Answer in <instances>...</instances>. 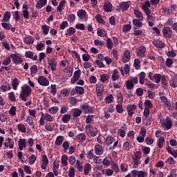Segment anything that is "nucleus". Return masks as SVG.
Listing matches in <instances>:
<instances>
[{
	"instance_id": "nucleus-54",
	"label": "nucleus",
	"mask_w": 177,
	"mask_h": 177,
	"mask_svg": "<svg viewBox=\"0 0 177 177\" xmlns=\"http://www.w3.org/2000/svg\"><path fill=\"white\" fill-rule=\"evenodd\" d=\"M131 28H132V26H131V24H125L122 27V31L123 32H128L129 31H131Z\"/></svg>"
},
{
	"instance_id": "nucleus-63",
	"label": "nucleus",
	"mask_w": 177,
	"mask_h": 177,
	"mask_svg": "<svg viewBox=\"0 0 177 177\" xmlns=\"http://www.w3.org/2000/svg\"><path fill=\"white\" fill-rule=\"evenodd\" d=\"M8 99L11 102H16V97H15V93L11 92L8 93Z\"/></svg>"
},
{
	"instance_id": "nucleus-23",
	"label": "nucleus",
	"mask_w": 177,
	"mask_h": 177,
	"mask_svg": "<svg viewBox=\"0 0 177 177\" xmlns=\"http://www.w3.org/2000/svg\"><path fill=\"white\" fill-rule=\"evenodd\" d=\"M117 103L118 104H122L124 103V95L122 93H119L116 95Z\"/></svg>"
},
{
	"instance_id": "nucleus-40",
	"label": "nucleus",
	"mask_w": 177,
	"mask_h": 177,
	"mask_svg": "<svg viewBox=\"0 0 177 177\" xmlns=\"http://www.w3.org/2000/svg\"><path fill=\"white\" fill-rule=\"evenodd\" d=\"M153 80H155L156 84H160L161 80H162V76L158 73H156L153 75Z\"/></svg>"
},
{
	"instance_id": "nucleus-19",
	"label": "nucleus",
	"mask_w": 177,
	"mask_h": 177,
	"mask_svg": "<svg viewBox=\"0 0 177 177\" xmlns=\"http://www.w3.org/2000/svg\"><path fill=\"white\" fill-rule=\"evenodd\" d=\"M63 142H64V137L59 136L56 138L55 145H56V146H62V145H63Z\"/></svg>"
},
{
	"instance_id": "nucleus-18",
	"label": "nucleus",
	"mask_w": 177,
	"mask_h": 177,
	"mask_svg": "<svg viewBox=\"0 0 177 177\" xmlns=\"http://www.w3.org/2000/svg\"><path fill=\"white\" fill-rule=\"evenodd\" d=\"M92 171V166L89 163H86L84 167V175H89V172Z\"/></svg>"
},
{
	"instance_id": "nucleus-5",
	"label": "nucleus",
	"mask_w": 177,
	"mask_h": 177,
	"mask_svg": "<svg viewBox=\"0 0 177 177\" xmlns=\"http://www.w3.org/2000/svg\"><path fill=\"white\" fill-rule=\"evenodd\" d=\"M81 109L85 114H88V113H91L93 111V108L88 104V103L82 104Z\"/></svg>"
},
{
	"instance_id": "nucleus-49",
	"label": "nucleus",
	"mask_w": 177,
	"mask_h": 177,
	"mask_svg": "<svg viewBox=\"0 0 177 177\" xmlns=\"http://www.w3.org/2000/svg\"><path fill=\"white\" fill-rule=\"evenodd\" d=\"M144 104L145 106V109H153V103L149 100H147L145 101Z\"/></svg>"
},
{
	"instance_id": "nucleus-64",
	"label": "nucleus",
	"mask_w": 177,
	"mask_h": 177,
	"mask_svg": "<svg viewBox=\"0 0 177 177\" xmlns=\"http://www.w3.org/2000/svg\"><path fill=\"white\" fill-rule=\"evenodd\" d=\"M68 176L69 177L75 176V169H74V167H70Z\"/></svg>"
},
{
	"instance_id": "nucleus-38",
	"label": "nucleus",
	"mask_w": 177,
	"mask_h": 177,
	"mask_svg": "<svg viewBox=\"0 0 177 177\" xmlns=\"http://www.w3.org/2000/svg\"><path fill=\"white\" fill-rule=\"evenodd\" d=\"M41 30H42L43 34L44 35H48V34H49V30H50V27L49 26H47V25H44L41 27Z\"/></svg>"
},
{
	"instance_id": "nucleus-60",
	"label": "nucleus",
	"mask_w": 177,
	"mask_h": 177,
	"mask_svg": "<svg viewBox=\"0 0 177 177\" xmlns=\"http://www.w3.org/2000/svg\"><path fill=\"white\" fill-rule=\"evenodd\" d=\"M165 64L167 67H171L174 64V59L167 58Z\"/></svg>"
},
{
	"instance_id": "nucleus-57",
	"label": "nucleus",
	"mask_w": 177,
	"mask_h": 177,
	"mask_svg": "<svg viewBox=\"0 0 177 177\" xmlns=\"http://www.w3.org/2000/svg\"><path fill=\"white\" fill-rule=\"evenodd\" d=\"M76 166H77V169L79 171V172H82L84 171L82 165L81 164V162L79 160L76 161Z\"/></svg>"
},
{
	"instance_id": "nucleus-10",
	"label": "nucleus",
	"mask_w": 177,
	"mask_h": 177,
	"mask_svg": "<svg viewBox=\"0 0 177 177\" xmlns=\"http://www.w3.org/2000/svg\"><path fill=\"white\" fill-rule=\"evenodd\" d=\"M38 82L41 86H48L49 85V80L45 78L44 76H39L38 78Z\"/></svg>"
},
{
	"instance_id": "nucleus-44",
	"label": "nucleus",
	"mask_w": 177,
	"mask_h": 177,
	"mask_svg": "<svg viewBox=\"0 0 177 177\" xmlns=\"http://www.w3.org/2000/svg\"><path fill=\"white\" fill-rule=\"evenodd\" d=\"M115 140V139H114V138H113L112 136H108L106 138V143L107 145V146H110V145H113V142Z\"/></svg>"
},
{
	"instance_id": "nucleus-13",
	"label": "nucleus",
	"mask_w": 177,
	"mask_h": 177,
	"mask_svg": "<svg viewBox=\"0 0 177 177\" xmlns=\"http://www.w3.org/2000/svg\"><path fill=\"white\" fill-rule=\"evenodd\" d=\"M48 65L50 66L52 71H56V67H57L56 59L52 58L51 60L48 62Z\"/></svg>"
},
{
	"instance_id": "nucleus-43",
	"label": "nucleus",
	"mask_w": 177,
	"mask_h": 177,
	"mask_svg": "<svg viewBox=\"0 0 177 177\" xmlns=\"http://www.w3.org/2000/svg\"><path fill=\"white\" fill-rule=\"evenodd\" d=\"M19 80L17 78H15L13 80H12V88L14 89V91H16L17 89V86H19Z\"/></svg>"
},
{
	"instance_id": "nucleus-24",
	"label": "nucleus",
	"mask_w": 177,
	"mask_h": 177,
	"mask_svg": "<svg viewBox=\"0 0 177 177\" xmlns=\"http://www.w3.org/2000/svg\"><path fill=\"white\" fill-rule=\"evenodd\" d=\"M77 16L80 19H84L86 17V11L85 10H80L77 11Z\"/></svg>"
},
{
	"instance_id": "nucleus-41",
	"label": "nucleus",
	"mask_w": 177,
	"mask_h": 177,
	"mask_svg": "<svg viewBox=\"0 0 177 177\" xmlns=\"http://www.w3.org/2000/svg\"><path fill=\"white\" fill-rule=\"evenodd\" d=\"M95 19L100 24H106V21H104V19H103V18L102 17V15H100L99 14L95 15Z\"/></svg>"
},
{
	"instance_id": "nucleus-59",
	"label": "nucleus",
	"mask_w": 177,
	"mask_h": 177,
	"mask_svg": "<svg viewBox=\"0 0 177 177\" xmlns=\"http://www.w3.org/2000/svg\"><path fill=\"white\" fill-rule=\"evenodd\" d=\"M106 48L108 49H113V40L111 38L106 39Z\"/></svg>"
},
{
	"instance_id": "nucleus-62",
	"label": "nucleus",
	"mask_w": 177,
	"mask_h": 177,
	"mask_svg": "<svg viewBox=\"0 0 177 177\" xmlns=\"http://www.w3.org/2000/svg\"><path fill=\"white\" fill-rule=\"evenodd\" d=\"M10 115H16V106H12L10 107V109L8 111Z\"/></svg>"
},
{
	"instance_id": "nucleus-26",
	"label": "nucleus",
	"mask_w": 177,
	"mask_h": 177,
	"mask_svg": "<svg viewBox=\"0 0 177 177\" xmlns=\"http://www.w3.org/2000/svg\"><path fill=\"white\" fill-rule=\"evenodd\" d=\"M67 161H68V156H67L66 154L63 155L61 158V162L63 167H67Z\"/></svg>"
},
{
	"instance_id": "nucleus-1",
	"label": "nucleus",
	"mask_w": 177,
	"mask_h": 177,
	"mask_svg": "<svg viewBox=\"0 0 177 177\" xmlns=\"http://www.w3.org/2000/svg\"><path fill=\"white\" fill-rule=\"evenodd\" d=\"M32 89L30 86L26 85L21 87V91L19 95V97L23 100V102H27V97L31 95Z\"/></svg>"
},
{
	"instance_id": "nucleus-15",
	"label": "nucleus",
	"mask_w": 177,
	"mask_h": 177,
	"mask_svg": "<svg viewBox=\"0 0 177 177\" xmlns=\"http://www.w3.org/2000/svg\"><path fill=\"white\" fill-rule=\"evenodd\" d=\"M129 6H131V5H129L128 1H122L120 3V8L122 10H123V12L128 10V9H129Z\"/></svg>"
},
{
	"instance_id": "nucleus-22",
	"label": "nucleus",
	"mask_w": 177,
	"mask_h": 177,
	"mask_svg": "<svg viewBox=\"0 0 177 177\" xmlns=\"http://www.w3.org/2000/svg\"><path fill=\"white\" fill-rule=\"evenodd\" d=\"M24 41L27 45H32L34 44V37L32 36H28L24 39Z\"/></svg>"
},
{
	"instance_id": "nucleus-37",
	"label": "nucleus",
	"mask_w": 177,
	"mask_h": 177,
	"mask_svg": "<svg viewBox=\"0 0 177 177\" xmlns=\"http://www.w3.org/2000/svg\"><path fill=\"white\" fill-rule=\"evenodd\" d=\"M66 3V0H62L59 2V6L57 7V10L59 12V13H62L63 7L64 6V4Z\"/></svg>"
},
{
	"instance_id": "nucleus-27",
	"label": "nucleus",
	"mask_w": 177,
	"mask_h": 177,
	"mask_svg": "<svg viewBox=\"0 0 177 177\" xmlns=\"http://www.w3.org/2000/svg\"><path fill=\"white\" fill-rule=\"evenodd\" d=\"M88 132L90 136H92V138H95V136H97V129H96V127L91 128Z\"/></svg>"
},
{
	"instance_id": "nucleus-42",
	"label": "nucleus",
	"mask_w": 177,
	"mask_h": 177,
	"mask_svg": "<svg viewBox=\"0 0 177 177\" xmlns=\"http://www.w3.org/2000/svg\"><path fill=\"white\" fill-rule=\"evenodd\" d=\"M115 110L119 114H122V113H124V107H122V104H117Z\"/></svg>"
},
{
	"instance_id": "nucleus-31",
	"label": "nucleus",
	"mask_w": 177,
	"mask_h": 177,
	"mask_svg": "<svg viewBox=\"0 0 177 177\" xmlns=\"http://www.w3.org/2000/svg\"><path fill=\"white\" fill-rule=\"evenodd\" d=\"M164 142H165V139H164V137H160L158 139L157 145L159 149H162V146H164Z\"/></svg>"
},
{
	"instance_id": "nucleus-12",
	"label": "nucleus",
	"mask_w": 177,
	"mask_h": 177,
	"mask_svg": "<svg viewBox=\"0 0 177 177\" xmlns=\"http://www.w3.org/2000/svg\"><path fill=\"white\" fill-rule=\"evenodd\" d=\"M152 44L156 48H165V44L158 39H153Z\"/></svg>"
},
{
	"instance_id": "nucleus-20",
	"label": "nucleus",
	"mask_w": 177,
	"mask_h": 177,
	"mask_svg": "<svg viewBox=\"0 0 177 177\" xmlns=\"http://www.w3.org/2000/svg\"><path fill=\"white\" fill-rule=\"evenodd\" d=\"M170 85L172 88H177V75L172 76L171 80H170Z\"/></svg>"
},
{
	"instance_id": "nucleus-25",
	"label": "nucleus",
	"mask_w": 177,
	"mask_h": 177,
	"mask_svg": "<svg viewBox=\"0 0 177 177\" xmlns=\"http://www.w3.org/2000/svg\"><path fill=\"white\" fill-rule=\"evenodd\" d=\"M10 17H12V15L10 14V12L6 11L4 13L2 21H4L5 23H6V22H8V20H10Z\"/></svg>"
},
{
	"instance_id": "nucleus-33",
	"label": "nucleus",
	"mask_w": 177,
	"mask_h": 177,
	"mask_svg": "<svg viewBox=\"0 0 177 177\" xmlns=\"http://www.w3.org/2000/svg\"><path fill=\"white\" fill-rule=\"evenodd\" d=\"M161 82H162V88H164V89H167L168 83H167V78L165 77V75H163L162 76Z\"/></svg>"
},
{
	"instance_id": "nucleus-46",
	"label": "nucleus",
	"mask_w": 177,
	"mask_h": 177,
	"mask_svg": "<svg viewBox=\"0 0 177 177\" xmlns=\"http://www.w3.org/2000/svg\"><path fill=\"white\" fill-rule=\"evenodd\" d=\"M17 129L18 131L22 132L23 133H26V132H27V130L26 129V126H24L23 124H18Z\"/></svg>"
},
{
	"instance_id": "nucleus-2",
	"label": "nucleus",
	"mask_w": 177,
	"mask_h": 177,
	"mask_svg": "<svg viewBox=\"0 0 177 177\" xmlns=\"http://www.w3.org/2000/svg\"><path fill=\"white\" fill-rule=\"evenodd\" d=\"M142 158V153L140 151H136L133 155H132V160L133 161V168L136 169L138 168L139 166V160Z\"/></svg>"
},
{
	"instance_id": "nucleus-39",
	"label": "nucleus",
	"mask_w": 177,
	"mask_h": 177,
	"mask_svg": "<svg viewBox=\"0 0 177 177\" xmlns=\"http://www.w3.org/2000/svg\"><path fill=\"white\" fill-rule=\"evenodd\" d=\"M133 82L132 80H128L126 82V87L128 91H131V89H133Z\"/></svg>"
},
{
	"instance_id": "nucleus-8",
	"label": "nucleus",
	"mask_w": 177,
	"mask_h": 177,
	"mask_svg": "<svg viewBox=\"0 0 177 177\" xmlns=\"http://www.w3.org/2000/svg\"><path fill=\"white\" fill-rule=\"evenodd\" d=\"M137 56L143 58L146 56V47L140 46L136 50Z\"/></svg>"
},
{
	"instance_id": "nucleus-47",
	"label": "nucleus",
	"mask_w": 177,
	"mask_h": 177,
	"mask_svg": "<svg viewBox=\"0 0 177 177\" xmlns=\"http://www.w3.org/2000/svg\"><path fill=\"white\" fill-rule=\"evenodd\" d=\"M12 63V58L10 55V57H6L3 62H2V65L3 66H9Z\"/></svg>"
},
{
	"instance_id": "nucleus-58",
	"label": "nucleus",
	"mask_w": 177,
	"mask_h": 177,
	"mask_svg": "<svg viewBox=\"0 0 177 177\" xmlns=\"http://www.w3.org/2000/svg\"><path fill=\"white\" fill-rule=\"evenodd\" d=\"M62 147L64 149V153H67V149L70 147V144L68 143V141H64L62 144Z\"/></svg>"
},
{
	"instance_id": "nucleus-36",
	"label": "nucleus",
	"mask_w": 177,
	"mask_h": 177,
	"mask_svg": "<svg viewBox=\"0 0 177 177\" xmlns=\"http://www.w3.org/2000/svg\"><path fill=\"white\" fill-rule=\"evenodd\" d=\"M71 120V115L68 114H64L62 117V122L67 124Z\"/></svg>"
},
{
	"instance_id": "nucleus-28",
	"label": "nucleus",
	"mask_w": 177,
	"mask_h": 177,
	"mask_svg": "<svg viewBox=\"0 0 177 177\" xmlns=\"http://www.w3.org/2000/svg\"><path fill=\"white\" fill-rule=\"evenodd\" d=\"M78 142H85L86 140V135L84 133H79L77 136Z\"/></svg>"
},
{
	"instance_id": "nucleus-14",
	"label": "nucleus",
	"mask_w": 177,
	"mask_h": 177,
	"mask_svg": "<svg viewBox=\"0 0 177 177\" xmlns=\"http://www.w3.org/2000/svg\"><path fill=\"white\" fill-rule=\"evenodd\" d=\"M26 142V138H23V139L21 138L18 140V146H19V150L22 151L24 148L27 147V144Z\"/></svg>"
},
{
	"instance_id": "nucleus-7",
	"label": "nucleus",
	"mask_w": 177,
	"mask_h": 177,
	"mask_svg": "<svg viewBox=\"0 0 177 177\" xmlns=\"http://www.w3.org/2000/svg\"><path fill=\"white\" fill-rule=\"evenodd\" d=\"M162 34L165 38H171V37H172V29H171L169 26L164 27Z\"/></svg>"
},
{
	"instance_id": "nucleus-11",
	"label": "nucleus",
	"mask_w": 177,
	"mask_h": 177,
	"mask_svg": "<svg viewBox=\"0 0 177 177\" xmlns=\"http://www.w3.org/2000/svg\"><path fill=\"white\" fill-rule=\"evenodd\" d=\"M104 91V86L103 84H97L96 85V95L98 97L102 96L103 95V92Z\"/></svg>"
},
{
	"instance_id": "nucleus-16",
	"label": "nucleus",
	"mask_w": 177,
	"mask_h": 177,
	"mask_svg": "<svg viewBox=\"0 0 177 177\" xmlns=\"http://www.w3.org/2000/svg\"><path fill=\"white\" fill-rule=\"evenodd\" d=\"M46 3H48V0H39L36 3V8L37 9H42L44 6H46Z\"/></svg>"
},
{
	"instance_id": "nucleus-45",
	"label": "nucleus",
	"mask_w": 177,
	"mask_h": 177,
	"mask_svg": "<svg viewBox=\"0 0 177 177\" xmlns=\"http://www.w3.org/2000/svg\"><path fill=\"white\" fill-rule=\"evenodd\" d=\"M114 100V97L113 96V94H110L109 96H106L104 99L105 102L110 104L111 103H113V100Z\"/></svg>"
},
{
	"instance_id": "nucleus-52",
	"label": "nucleus",
	"mask_w": 177,
	"mask_h": 177,
	"mask_svg": "<svg viewBox=\"0 0 177 177\" xmlns=\"http://www.w3.org/2000/svg\"><path fill=\"white\" fill-rule=\"evenodd\" d=\"M59 111V106H53L48 109L50 114H56Z\"/></svg>"
},
{
	"instance_id": "nucleus-3",
	"label": "nucleus",
	"mask_w": 177,
	"mask_h": 177,
	"mask_svg": "<svg viewBox=\"0 0 177 177\" xmlns=\"http://www.w3.org/2000/svg\"><path fill=\"white\" fill-rule=\"evenodd\" d=\"M84 89L82 86H75L71 91V95L72 96H75V95H84Z\"/></svg>"
},
{
	"instance_id": "nucleus-56",
	"label": "nucleus",
	"mask_w": 177,
	"mask_h": 177,
	"mask_svg": "<svg viewBox=\"0 0 177 177\" xmlns=\"http://www.w3.org/2000/svg\"><path fill=\"white\" fill-rule=\"evenodd\" d=\"M133 35H136V37H139V35H142L143 34V31L142 30H138V28L135 27L133 28Z\"/></svg>"
},
{
	"instance_id": "nucleus-4",
	"label": "nucleus",
	"mask_w": 177,
	"mask_h": 177,
	"mask_svg": "<svg viewBox=\"0 0 177 177\" xmlns=\"http://www.w3.org/2000/svg\"><path fill=\"white\" fill-rule=\"evenodd\" d=\"M80 78H81V71L78 69L74 72L73 76L71 79V83L75 84L77 81L80 80Z\"/></svg>"
},
{
	"instance_id": "nucleus-9",
	"label": "nucleus",
	"mask_w": 177,
	"mask_h": 177,
	"mask_svg": "<svg viewBox=\"0 0 177 177\" xmlns=\"http://www.w3.org/2000/svg\"><path fill=\"white\" fill-rule=\"evenodd\" d=\"M160 124L162 127H165V128L169 130L172 128V120H171L170 118H166V122H162V120H160Z\"/></svg>"
},
{
	"instance_id": "nucleus-29",
	"label": "nucleus",
	"mask_w": 177,
	"mask_h": 177,
	"mask_svg": "<svg viewBox=\"0 0 177 177\" xmlns=\"http://www.w3.org/2000/svg\"><path fill=\"white\" fill-rule=\"evenodd\" d=\"M103 8L105 12H111L113 6L110 3L106 2V3H104Z\"/></svg>"
},
{
	"instance_id": "nucleus-6",
	"label": "nucleus",
	"mask_w": 177,
	"mask_h": 177,
	"mask_svg": "<svg viewBox=\"0 0 177 177\" xmlns=\"http://www.w3.org/2000/svg\"><path fill=\"white\" fill-rule=\"evenodd\" d=\"M10 57L12 59L14 64H21L23 58L17 54H11Z\"/></svg>"
},
{
	"instance_id": "nucleus-35",
	"label": "nucleus",
	"mask_w": 177,
	"mask_h": 177,
	"mask_svg": "<svg viewBox=\"0 0 177 177\" xmlns=\"http://www.w3.org/2000/svg\"><path fill=\"white\" fill-rule=\"evenodd\" d=\"M82 114V111H81L80 109H75L73 111V117L74 118H77V117H80Z\"/></svg>"
},
{
	"instance_id": "nucleus-17",
	"label": "nucleus",
	"mask_w": 177,
	"mask_h": 177,
	"mask_svg": "<svg viewBox=\"0 0 177 177\" xmlns=\"http://www.w3.org/2000/svg\"><path fill=\"white\" fill-rule=\"evenodd\" d=\"M94 149L97 156H102V154H103V147H102L100 145H96Z\"/></svg>"
},
{
	"instance_id": "nucleus-55",
	"label": "nucleus",
	"mask_w": 177,
	"mask_h": 177,
	"mask_svg": "<svg viewBox=\"0 0 177 177\" xmlns=\"http://www.w3.org/2000/svg\"><path fill=\"white\" fill-rule=\"evenodd\" d=\"M167 152L169 154H171L173 156V157H174V158H176L177 157V149H175L174 151H172V149H171L170 147L167 149Z\"/></svg>"
},
{
	"instance_id": "nucleus-61",
	"label": "nucleus",
	"mask_w": 177,
	"mask_h": 177,
	"mask_svg": "<svg viewBox=\"0 0 177 177\" xmlns=\"http://www.w3.org/2000/svg\"><path fill=\"white\" fill-rule=\"evenodd\" d=\"M68 26V22L67 21H64L62 22L60 25V30H66L67 27Z\"/></svg>"
},
{
	"instance_id": "nucleus-21",
	"label": "nucleus",
	"mask_w": 177,
	"mask_h": 177,
	"mask_svg": "<svg viewBox=\"0 0 177 177\" xmlns=\"http://www.w3.org/2000/svg\"><path fill=\"white\" fill-rule=\"evenodd\" d=\"M75 28L74 27H70L66 30V32L65 33L66 37H71L73 34H75Z\"/></svg>"
},
{
	"instance_id": "nucleus-32",
	"label": "nucleus",
	"mask_w": 177,
	"mask_h": 177,
	"mask_svg": "<svg viewBox=\"0 0 177 177\" xmlns=\"http://www.w3.org/2000/svg\"><path fill=\"white\" fill-rule=\"evenodd\" d=\"M134 15L140 21H143V14L139 10H134Z\"/></svg>"
},
{
	"instance_id": "nucleus-30",
	"label": "nucleus",
	"mask_w": 177,
	"mask_h": 177,
	"mask_svg": "<svg viewBox=\"0 0 177 177\" xmlns=\"http://www.w3.org/2000/svg\"><path fill=\"white\" fill-rule=\"evenodd\" d=\"M0 121L1 122L8 121V115H6V112H0Z\"/></svg>"
},
{
	"instance_id": "nucleus-50",
	"label": "nucleus",
	"mask_w": 177,
	"mask_h": 177,
	"mask_svg": "<svg viewBox=\"0 0 177 177\" xmlns=\"http://www.w3.org/2000/svg\"><path fill=\"white\" fill-rule=\"evenodd\" d=\"M118 80V70L115 68L112 75V81H117Z\"/></svg>"
},
{
	"instance_id": "nucleus-53",
	"label": "nucleus",
	"mask_w": 177,
	"mask_h": 177,
	"mask_svg": "<svg viewBox=\"0 0 177 177\" xmlns=\"http://www.w3.org/2000/svg\"><path fill=\"white\" fill-rule=\"evenodd\" d=\"M133 66L135 67V68H136V70H139V68H140V59H138V58L135 59Z\"/></svg>"
},
{
	"instance_id": "nucleus-34",
	"label": "nucleus",
	"mask_w": 177,
	"mask_h": 177,
	"mask_svg": "<svg viewBox=\"0 0 177 177\" xmlns=\"http://www.w3.org/2000/svg\"><path fill=\"white\" fill-rule=\"evenodd\" d=\"M133 26H136V27H142L143 23H142V21L138 19H133Z\"/></svg>"
},
{
	"instance_id": "nucleus-48",
	"label": "nucleus",
	"mask_w": 177,
	"mask_h": 177,
	"mask_svg": "<svg viewBox=\"0 0 177 177\" xmlns=\"http://www.w3.org/2000/svg\"><path fill=\"white\" fill-rule=\"evenodd\" d=\"M109 75L107 74H102L100 75V80L101 82H106V81H109Z\"/></svg>"
},
{
	"instance_id": "nucleus-51",
	"label": "nucleus",
	"mask_w": 177,
	"mask_h": 177,
	"mask_svg": "<svg viewBox=\"0 0 177 177\" xmlns=\"http://www.w3.org/2000/svg\"><path fill=\"white\" fill-rule=\"evenodd\" d=\"M38 71V66L37 65H33L30 67V74L31 75H35Z\"/></svg>"
}]
</instances>
